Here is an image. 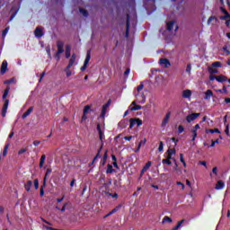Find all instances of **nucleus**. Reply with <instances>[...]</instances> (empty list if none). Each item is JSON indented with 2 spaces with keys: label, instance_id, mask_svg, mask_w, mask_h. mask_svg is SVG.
Returning <instances> with one entry per match:
<instances>
[{
  "label": "nucleus",
  "instance_id": "nucleus-1",
  "mask_svg": "<svg viewBox=\"0 0 230 230\" xmlns=\"http://www.w3.org/2000/svg\"><path fill=\"white\" fill-rule=\"evenodd\" d=\"M145 85L141 84L137 87V90L135 91V97L137 102V103H145L146 102V95L145 94Z\"/></svg>",
  "mask_w": 230,
  "mask_h": 230
},
{
  "label": "nucleus",
  "instance_id": "nucleus-2",
  "mask_svg": "<svg viewBox=\"0 0 230 230\" xmlns=\"http://www.w3.org/2000/svg\"><path fill=\"white\" fill-rule=\"evenodd\" d=\"M221 21H226L225 24L226 26L230 25V14L227 12V10L221 8V16H220Z\"/></svg>",
  "mask_w": 230,
  "mask_h": 230
},
{
  "label": "nucleus",
  "instance_id": "nucleus-3",
  "mask_svg": "<svg viewBox=\"0 0 230 230\" xmlns=\"http://www.w3.org/2000/svg\"><path fill=\"white\" fill-rule=\"evenodd\" d=\"M190 132L192 134V141H195V139H197V136H199V132H200V125L196 124L191 128Z\"/></svg>",
  "mask_w": 230,
  "mask_h": 230
},
{
  "label": "nucleus",
  "instance_id": "nucleus-4",
  "mask_svg": "<svg viewBox=\"0 0 230 230\" xmlns=\"http://www.w3.org/2000/svg\"><path fill=\"white\" fill-rule=\"evenodd\" d=\"M177 153V151L175 150V148H171L169 149L166 153H165V159H169V161L171 159H172V161L175 162V158L173 157V155H175V154Z\"/></svg>",
  "mask_w": 230,
  "mask_h": 230
},
{
  "label": "nucleus",
  "instance_id": "nucleus-5",
  "mask_svg": "<svg viewBox=\"0 0 230 230\" xmlns=\"http://www.w3.org/2000/svg\"><path fill=\"white\" fill-rule=\"evenodd\" d=\"M135 125L141 127V125H143V120H141V119H131L129 120V128H132Z\"/></svg>",
  "mask_w": 230,
  "mask_h": 230
},
{
  "label": "nucleus",
  "instance_id": "nucleus-6",
  "mask_svg": "<svg viewBox=\"0 0 230 230\" xmlns=\"http://www.w3.org/2000/svg\"><path fill=\"white\" fill-rule=\"evenodd\" d=\"M173 28L174 31H177V30H179V26L177 25V22L175 21L167 22V30L169 31H172Z\"/></svg>",
  "mask_w": 230,
  "mask_h": 230
},
{
  "label": "nucleus",
  "instance_id": "nucleus-7",
  "mask_svg": "<svg viewBox=\"0 0 230 230\" xmlns=\"http://www.w3.org/2000/svg\"><path fill=\"white\" fill-rule=\"evenodd\" d=\"M199 116L200 113H191L186 117V119L188 123H191V121H195V119H197V118H199Z\"/></svg>",
  "mask_w": 230,
  "mask_h": 230
},
{
  "label": "nucleus",
  "instance_id": "nucleus-8",
  "mask_svg": "<svg viewBox=\"0 0 230 230\" xmlns=\"http://www.w3.org/2000/svg\"><path fill=\"white\" fill-rule=\"evenodd\" d=\"M91 61V53H87L84 66L81 67V71H85L87 69V66H89V62Z\"/></svg>",
  "mask_w": 230,
  "mask_h": 230
},
{
  "label": "nucleus",
  "instance_id": "nucleus-9",
  "mask_svg": "<svg viewBox=\"0 0 230 230\" xmlns=\"http://www.w3.org/2000/svg\"><path fill=\"white\" fill-rule=\"evenodd\" d=\"M64 43H62V42H58V53H57V55H56V58H57V60H60V57H59V55H60V53H63L64 52Z\"/></svg>",
  "mask_w": 230,
  "mask_h": 230
},
{
  "label": "nucleus",
  "instance_id": "nucleus-10",
  "mask_svg": "<svg viewBox=\"0 0 230 230\" xmlns=\"http://www.w3.org/2000/svg\"><path fill=\"white\" fill-rule=\"evenodd\" d=\"M172 116V111H168L165 114V117L164 118L163 121H162V127H166V125H168V121H170V117Z\"/></svg>",
  "mask_w": 230,
  "mask_h": 230
},
{
  "label": "nucleus",
  "instance_id": "nucleus-11",
  "mask_svg": "<svg viewBox=\"0 0 230 230\" xmlns=\"http://www.w3.org/2000/svg\"><path fill=\"white\" fill-rule=\"evenodd\" d=\"M191 94H193L191 90H183L181 93L182 98H186L187 100H190Z\"/></svg>",
  "mask_w": 230,
  "mask_h": 230
},
{
  "label": "nucleus",
  "instance_id": "nucleus-12",
  "mask_svg": "<svg viewBox=\"0 0 230 230\" xmlns=\"http://www.w3.org/2000/svg\"><path fill=\"white\" fill-rule=\"evenodd\" d=\"M89 112H91V106L87 105L84 107V113H83V117H82V121L87 119V114H89Z\"/></svg>",
  "mask_w": 230,
  "mask_h": 230
},
{
  "label": "nucleus",
  "instance_id": "nucleus-13",
  "mask_svg": "<svg viewBox=\"0 0 230 230\" xmlns=\"http://www.w3.org/2000/svg\"><path fill=\"white\" fill-rule=\"evenodd\" d=\"M110 105H111V102H109L108 103H106L102 106V111L101 113L102 118H105V115L107 114V112L109 111Z\"/></svg>",
  "mask_w": 230,
  "mask_h": 230
},
{
  "label": "nucleus",
  "instance_id": "nucleus-14",
  "mask_svg": "<svg viewBox=\"0 0 230 230\" xmlns=\"http://www.w3.org/2000/svg\"><path fill=\"white\" fill-rule=\"evenodd\" d=\"M8 70V61L4 60L1 66V75H4Z\"/></svg>",
  "mask_w": 230,
  "mask_h": 230
},
{
  "label": "nucleus",
  "instance_id": "nucleus-15",
  "mask_svg": "<svg viewBox=\"0 0 230 230\" xmlns=\"http://www.w3.org/2000/svg\"><path fill=\"white\" fill-rule=\"evenodd\" d=\"M10 147V143L5 144L3 153L0 155V159H4L8 155V148Z\"/></svg>",
  "mask_w": 230,
  "mask_h": 230
},
{
  "label": "nucleus",
  "instance_id": "nucleus-16",
  "mask_svg": "<svg viewBox=\"0 0 230 230\" xmlns=\"http://www.w3.org/2000/svg\"><path fill=\"white\" fill-rule=\"evenodd\" d=\"M160 66L162 67H170L171 64L170 61L166 58L160 59Z\"/></svg>",
  "mask_w": 230,
  "mask_h": 230
},
{
  "label": "nucleus",
  "instance_id": "nucleus-17",
  "mask_svg": "<svg viewBox=\"0 0 230 230\" xmlns=\"http://www.w3.org/2000/svg\"><path fill=\"white\" fill-rule=\"evenodd\" d=\"M65 72L66 75V78H69V76H73V75H75V71L71 70V66H67L65 68Z\"/></svg>",
  "mask_w": 230,
  "mask_h": 230
},
{
  "label": "nucleus",
  "instance_id": "nucleus-18",
  "mask_svg": "<svg viewBox=\"0 0 230 230\" xmlns=\"http://www.w3.org/2000/svg\"><path fill=\"white\" fill-rule=\"evenodd\" d=\"M129 109L131 111H141V105L136 104V102H133L131 105L129 106Z\"/></svg>",
  "mask_w": 230,
  "mask_h": 230
},
{
  "label": "nucleus",
  "instance_id": "nucleus-19",
  "mask_svg": "<svg viewBox=\"0 0 230 230\" xmlns=\"http://www.w3.org/2000/svg\"><path fill=\"white\" fill-rule=\"evenodd\" d=\"M217 82H219L220 84L224 83V82H227V77H226V75H217L216 77Z\"/></svg>",
  "mask_w": 230,
  "mask_h": 230
},
{
  "label": "nucleus",
  "instance_id": "nucleus-20",
  "mask_svg": "<svg viewBox=\"0 0 230 230\" xmlns=\"http://www.w3.org/2000/svg\"><path fill=\"white\" fill-rule=\"evenodd\" d=\"M97 130L99 132V137H100L101 141H102L103 137H104V136H103V128H102L100 124L97 125Z\"/></svg>",
  "mask_w": 230,
  "mask_h": 230
},
{
  "label": "nucleus",
  "instance_id": "nucleus-21",
  "mask_svg": "<svg viewBox=\"0 0 230 230\" xmlns=\"http://www.w3.org/2000/svg\"><path fill=\"white\" fill-rule=\"evenodd\" d=\"M35 37H42L44 35V32L42 31V28L38 27L34 31Z\"/></svg>",
  "mask_w": 230,
  "mask_h": 230
},
{
  "label": "nucleus",
  "instance_id": "nucleus-22",
  "mask_svg": "<svg viewBox=\"0 0 230 230\" xmlns=\"http://www.w3.org/2000/svg\"><path fill=\"white\" fill-rule=\"evenodd\" d=\"M226 187V183H224L222 181H218L216 184V190H224Z\"/></svg>",
  "mask_w": 230,
  "mask_h": 230
},
{
  "label": "nucleus",
  "instance_id": "nucleus-23",
  "mask_svg": "<svg viewBox=\"0 0 230 230\" xmlns=\"http://www.w3.org/2000/svg\"><path fill=\"white\" fill-rule=\"evenodd\" d=\"M31 112H33V107H30L22 116V118L24 119V118H28V116H30V114H31Z\"/></svg>",
  "mask_w": 230,
  "mask_h": 230
},
{
  "label": "nucleus",
  "instance_id": "nucleus-24",
  "mask_svg": "<svg viewBox=\"0 0 230 230\" xmlns=\"http://www.w3.org/2000/svg\"><path fill=\"white\" fill-rule=\"evenodd\" d=\"M217 17H215V16H211V17H209L208 18V25H215V24H217Z\"/></svg>",
  "mask_w": 230,
  "mask_h": 230
},
{
  "label": "nucleus",
  "instance_id": "nucleus-25",
  "mask_svg": "<svg viewBox=\"0 0 230 230\" xmlns=\"http://www.w3.org/2000/svg\"><path fill=\"white\" fill-rule=\"evenodd\" d=\"M150 166H152V162H147L142 169L141 175H143V173H145L148 170V168H150Z\"/></svg>",
  "mask_w": 230,
  "mask_h": 230
},
{
  "label": "nucleus",
  "instance_id": "nucleus-26",
  "mask_svg": "<svg viewBox=\"0 0 230 230\" xmlns=\"http://www.w3.org/2000/svg\"><path fill=\"white\" fill-rule=\"evenodd\" d=\"M76 60V56L75 55H72L69 63H68V66L69 67H73V66L75 65V62Z\"/></svg>",
  "mask_w": 230,
  "mask_h": 230
},
{
  "label": "nucleus",
  "instance_id": "nucleus-27",
  "mask_svg": "<svg viewBox=\"0 0 230 230\" xmlns=\"http://www.w3.org/2000/svg\"><path fill=\"white\" fill-rule=\"evenodd\" d=\"M208 71L211 75H215V74L218 73V69H217V67H215V66L208 67Z\"/></svg>",
  "mask_w": 230,
  "mask_h": 230
},
{
  "label": "nucleus",
  "instance_id": "nucleus-28",
  "mask_svg": "<svg viewBox=\"0 0 230 230\" xmlns=\"http://www.w3.org/2000/svg\"><path fill=\"white\" fill-rule=\"evenodd\" d=\"M45 162H46V155H43L40 161V168H42V166H44Z\"/></svg>",
  "mask_w": 230,
  "mask_h": 230
},
{
  "label": "nucleus",
  "instance_id": "nucleus-29",
  "mask_svg": "<svg viewBox=\"0 0 230 230\" xmlns=\"http://www.w3.org/2000/svg\"><path fill=\"white\" fill-rule=\"evenodd\" d=\"M145 143H146V140H141L138 144V147L135 150L136 153L139 152V150H141V146H143V145H145Z\"/></svg>",
  "mask_w": 230,
  "mask_h": 230
},
{
  "label": "nucleus",
  "instance_id": "nucleus-30",
  "mask_svg": "<svg viewBox=\"0 0 230 230\" xmlns=\"http://www.w3.org/2000/svg\"><path fill=\"white\" fill-rule=\"evenodd\" d=\"M71 57V47L67 46L66 50V58H69Z\"/></svg>",
  "mask_w": 230,
  "mask_h": 230
},
{
  "label": "nucleus",
  "instance_id": "nucleus-31",
  "mask_svg": "<svg viewBox=\"0 0 230 230\" xmlns=\"http://www.w3.org/2000/svg\"><path fill=\"white\" fill-rule=\"evenodd\" d=\"M32 184H33V183L31 182V181H29L26 182V184H25V190H26V191H30V190H31Z\"/></svg>",
  "mask_w": 230,
  "mask_h": 230
},
{
  "label": "nucleus",
  "instance_id": "nucleus-32",
  "mask_svg": "<svg viewBox=\"0 0 230 230\" xmlns=\"http://www.w3.org/2000/svg\"><path fill=\"white\" fill-rule=\"evenodd\" d=\"M216 93H220V94H227V88H226V86H223L222 90H216Z\"/></svg>",
  "mask_w": 230,
  "mask_h": 230
},
{
  "label": "nucleus",
  "instance_id": "nucleus-33",
  "mask_svg": "<svg viewBox=\"0 0 230 230\" xmlns=\"http://www.w3.org/2000/svg\"><path fill=\"white\" fill-rule=\"evenodd\" d=\"M206 97L205 100H208V98H211V96H213V92H211V90H208L206 93Z\"/></svg>",
  "mask_w": 230,
  "mask_h": 230
},
{
  "label": "nucleus",
  "instance_id": "nucleus-34",
  "mask_svg": "<svg viewBox=\"0 0 230 230\" xmlns=\"http://www.w3.org/2000/svg\"><path fill=\"white\" fill-rule=\"evenodd\" d=\"M49 173H51V169H47V172L43 180V186H46V178L48 177V175H49Z\"/></svg>",
  "mask_w": 230,
  "mask_h": 230
},
{
  "label": "nucleus",
  "instance_id": "nucleus-35",
  "mask_svg": "<svg viewBox=\"0 0 230 230\" xmlns=\"http://www.w3.org/2000/svg\"><path fill=\"white\" fill-rule=\"evenodd\" d=\"M8 31H10V27L5 28V30L2 32L3 39L6 37V35L8 34Z\"/></svg>",
  "mask_w": 230,
  "mask_h": 230
},
{
  "label": "nucleus",
  "instance_id": "nucleus-36",
  "mask_svg": "<svg viewBox=\"0 0 230 230\" xmlns=\"http://www.w3.org/2000/svg\"><path fill=\"white\" fill-rule=\"evenodd\" d=\"M119 208H113L108 215L105 216V218H107V217H111V215H114V213H116V211H118Z\"/></svg>",
  "mask_w": 230,
  "mask_h": 230
},
{
  "label": "nucleus",
  "instance_id": "nucleus-37",
  "mask_svg": "<svg viewBox=\"0 0 230 230\" xmlns=\"http://www.w3.org/2000/svg\"><path fill=\"white\" fill-rule=\"evenodd\" d=\"M180 161L182 163L183 166L186 167V162H184V155L181 154L180 155Z\"/></svg>",
  "mask_w": 230,
  "mask_h": 230
},
{
  "label": "nucleus",
  "instance_id": "nucleus-38",
  "mask_svg": "<svg viewBox=\"0 0 230 230\" xmlns=\"http://www.w3.org/2000/svg\"><path fill=\"white\" fill-rule=\"evenodd\" d=\"M183 223H184V220L180 221L172 230H178L182 226Z\"/></svg>",
  "mask_w": 230,
  "mask_h": 230
},
{
  "label": "nucleus",
  "instance_id": "nucleus-39",
  "mask_svg": "<svg viewBox=\"0 0 230 230\" xmlns=\"http://www.w3.org/2000/svg\"><path fill=\"white\" fill-rule=\"evenodd\" d=\"M163 164H172V161H170L168 158H165L162 161Z\"/></svg>",
  "mask_w": 230,
  "mask_h": 230
},
{
  "label": "nucleus",
  "instance_id": "nucleus-40",
  "mask_svg": "<svg viewBox=\"0 0 230 230\" xmlns=\"http://www.w3.org/2000/svg\"><path fill=\"white\" fill-rule=\"evenodd\" d=\"M164 223L169 222L172 223V218H170L169 217L165 216L163 219Z\"/></svg>",
  "mask_w": 230,
  "mask_h": 230
},
{
  "label": "nucleus",
  "instance_id": "nucleus-41",
  "mask_svg": "<svg viewBox=\"0 0 230 230\" xmlns=\"http://www.w3.org/2000/svg\"><path fill=\"white\" fill-rule=\"evenodd\" d=\"M222 64L220 62H214L212 64V67H221Z\"/></svg>",
  "mask_w": 230,
  "mask_h": 230
},
{
  "label": "nucleus",
  "instance_id": "nucleus-42",
  "mask_svg": "<svg viewBox=\"0 0 230 230\" xmlns=\"http://www.w3.org/2000/svg\"><path fill=\"white\" fill-rule=\"evenodd\" d=\"M168 141H172L174 146H177V143H179V140L175 139V137L169 138Z\"/></svg>",
  "mask_w": 230,
  "mask_h": 230
},
{
  "label": "nucleus",
  "instance_id": "nucleus-43",
  "mask_svg": "<svg viewBox=\"0 0 230 230\" xmlns=\"http://www.w3.org/2000/svg\"><path fill=\"white\" fill-rule=\"evenodd\" d=\"M8 103H9L8 100H5L4 103L3 110L8 111Z\"/></svg>",
  "mask_w": 230,
  "mask_h": 230
},
{
  "label": "nucleus",
  "instance_id": "nucleus-44",
  "mask_svg": "<svg viewBox=\"0 0 230 230\" xmlns=\"http://www.w3.org/2000/svg\"><path fill=\"white\" fill-rule=\"evenodd\" d=\"M8 93H10V88H7L4 90V95H3V99L4 100V98H6V96H8Z\"/></svg>",
  "mask_w": 230,
  "mask_h": 230
},
{
  "label": "nucleus",
  "instance_id": "nucleus-45",
  "mask_svg": "<svg viewBox=\"0 0 230 230\" xmlns=\"http://www.w3.org/2000/svg\"><path fill=\"white\" fill-rule=\"evenodd\" d=\"M178 132L179 134H182V132H184V127H182V125H180L178 127Z\"/></svg>",
  "mask_w": 230,
  "mask_h": 230
},
{
  "label": "nucleus",
  "instance_id": "nucleus-46",
  "mask_svg": "<svg viewBox=\"0 0 230 230\" xmlns=\"http://www.w3.org/2000/svg\"><path fill=\"white\" fill-rule=\"evenodd\" d=\"M108 197H111V199H118V194L114 193V194H111V193H107Z\"/></svg>",
  "mask_w": 230,
  "mask_h": 230
},
{
  "label": "nucleus",
  "instance_id": "nucleus-47",
  "mask_svg": "<svg viewBox=\"0 0 230 230\" xmlns=\"http://www.w3.org/2000/svg\"><path fill=\"white\" fill-rule=\"evenodd\" d=\"M174 164H175V166L173 168V171L174 172H179V164H177V160H174Z\"/></svg>",
  "mask_w": 230,
  "mask_h": 230
},
{
  "label": "nucleus",
  "instance_id": "nucleus-48",
  "mask_svg": "<svg viewBox=\"0 0 230 230\" xmlns=\"http://www.w3.org/2000/svg\"><path fill=\"white\" fill-rule=\"evenodd\" d=\"M164 148V145L163 144V142H160V145L158 147L159 152H163Z\"/></svg>",
  "mask_w": 230,
  "mask_h": 230
},
{
  "label": "nucleus",
  "instance_id": "nucleus-49",
  "mask_svg": "<svg viewBox=\"0 0 230 230\" xmlns=\"http://www.w3.org/2000/svg\"><path fill=\"white\" fill-rule=\"evenodd\" d=\"M113 166L118 168V163H116V156L112 155Z\"/></svg>",
  "mask_w": 230,
  "mask_h": 230
},
{
  "label": "nucleus",
  "instance_id": "nucleus-50",
  "mask_svg": "<svg viewBox=\"0 0 230 230\" xmlns=\"http://www.w3.org/2000/svg\"><path fill=\"white\" fill-rule=\"evenodd\" d=\"M44 186H46V185H43V186H41V188H40V197H44Z\"/></svg>",
  "mask_w": 230,
  "mask_h": 230
},
{
  "label": "nucleus",
  "instance_id": "nucleus-51",
  "mask_svg": "<svg viewBox=\"0 0 230 230\" xmlns=\"http://www.w3.org/2000/svg\"><path fill=\"white\" fill-rule=\"evenodd\" d=\"M186 73H191V65H187V67H186Z\"/></svg>",
  "mask_w": 230,
  "mask_h": 230
},
{
  "label": "nucleus",
  "instance_id": "nucleus-52",
  "mask_svg": "<svg viewBox=\"0 0 230 230\" xmlns=\"http://www.w3.org/2000/svg\"><path fill=\"white\" fill-rule=\"evenodd\" d=\"M34 187H35V190H39V180H34Z\"/></svg>",
  "mask_w": 230,
  "mask_h": 230
},
{
  "label": "nucleus",
  "instance_id": "nucleus-53",
  "mask_svg": "<svg viewBox=\"0 0 230 230\" xmlns=\"http://www.w3.org/2000/svg\"><path fill=\"white\" fill-rule=\"evenodd\" d=\"M177 186H180L181 190H184V184L181 181L176 182Z\"/></svg>",
  "mask_w": 230,
  "mask_h": 230
},
{
  "label": "nucleus",
  "instance_id": "nucleus-54",
  "mask_svg": "<svg viewBox=\"0 0 230 230\" xmlns=\"http://www.w3.org/2000/svg\"><path fill=\"white\" fill-rule=\"evenodd\" d=\"M107 173H112V165H108Z\"/></svg>",
  "mask_w": 230,
  "mask_h": 230
},
{
  "label": "nucleus",
  "instance_id": "nucleus-55",
  "mask_svg": "<svg viewBox=\"0 0 230 230\" xmlns=\"http://www.w3.org/2000/svg\"><path fill=\"white\" fill-rule=\"evenodd\" d=\"M128 30H130V22L128 20V22H127V35H128Z\"/></svg>",
  "mask_w": 230,
  "mask_h": 230
},
{
  "label": "nucleus",
  "instance_id": "nucleus-56",
  "mask_svg": "<svg viewBox=\"0 0 230 230\" xmlns=\"http://www.w3.org/2000/svg\"><path fill=\"white\" fill-rule=\"evenodd\" d=\"M225 133L226 134V136H229V124L226 125V128L225 129Z\"/></svg>",
  "mask_w": 230,
  "mask_h": 230
},
{
  "label": "nucleus",
  "instance_id": "nucleus-57",
  "mask_svg": "<svg viewBox=\"0 0 230 230\" xmlns=\"http://www.w3.org/2000/svg\"><path fill=\"white\" fill-rule=\"evenodd\" d=\"M209 79L211 80V82H213L214 80H217V75H214L213 74L210 75Z\"/></svg>",
  "mask_w": 230,
  "mask_h": 230
},
{
  "label": "nucleus",
  "instance_id": "nucleus-58",
  "mask_svg": "<svg viewBox=\"0 0 230 230\" xmlns=\"http://www.w3.org/2000/svg\"><path fill=\"white\" fill-rule=\"evenodd\" d=\"M25 152H26V149L22 148V149L19 150L18 154H19V155H21L24 154Z\"/></svg>",
  "mask_w": 230,
  "mask_h": 230
},
{
  "label": "nucleus",
  "instance_id": "nucleus-59",
  "mask_svg": "<svg viewBox=\"0 0 230 230\" xmlns=\"http://www.w3.org/2000/svg\"><path fill=\"white\" fill-rule=\"evenodd\" d=\"M223 55H229V50H227V49L226 48H224L223 49Z\"/></svg>",
  "mask_w": 230,
  "mask_h": 230
},
{
  "label": "nucleus",
  "instance_id": "nucleus-60",
  "mask_svg": "<svg viewBox=\"0 0 230 230\" xmlns=\"http://www.w3.org/2000/svg\"><path fill=\"white\" fill-rule=\"evenodd\" d=\"M34 146H39L40 145V141L35 140L33 142Z\"/></svg>",
  "mask_w": 230,
  "mask_h": 230
},
{
  "label": "nucleus",
  "instance_id": "nucleus-61",
  "mask_svg": "<svg viewBox=\"0 0 230 230\" xmlns=\"http://www.w3.org/2000/svg\"><path fill=\"white\" fill-rule=\"evenodd\" d=\"M80 12L83 13V15H87V11L84 10V9H80Z\"/></svg>",
  "mask_w": 230,
  "mask_h": 230
},
{
  "label": "nucleus",
  "instance_id": "nucleus-62",
  "mask_svg": "<svg viewBox=\"0 0 230 230\" xmlns=\"http://www.w3.org/2000/svg\"><path fill=\"white\" fill-rule=\"evenodd\" d=\"M107 163V153L104 155L102 164H105Z\"/></svg>",
  "mask_w": 230,
  "mask_h": 230
},
{
  "label": "nucleus",
  "instance_id": "nucleus-63",
  "mask_svg": "<svg viewBox=\"0 0 230 230\" xmlns=\"http://www.w3.org/2000/svg\"><path fill=\"white\" fill-rule=\"evenodd\" d=\"M6 111L7 110H2V116L4 118L6 116Z\"/></svg>",
  "mask_w": 230,
  "mask_h": 230
},
{
  "label": "nucleus",
  "instance_id": "nucleus-64",
  "mask_svg": "<svg viewBox=\"0 0 230 230\" xmlns=\"http://www.w3.org/2000/svg\"><path fill=\"white\" fill-rule=\"evenodd\" d=\"M212 172H213V173H215L217 175L218 169L217 167H214Z\"/></svg>",
  "mask_w": 230,
  "mask_h": 230
}]
</instances>
